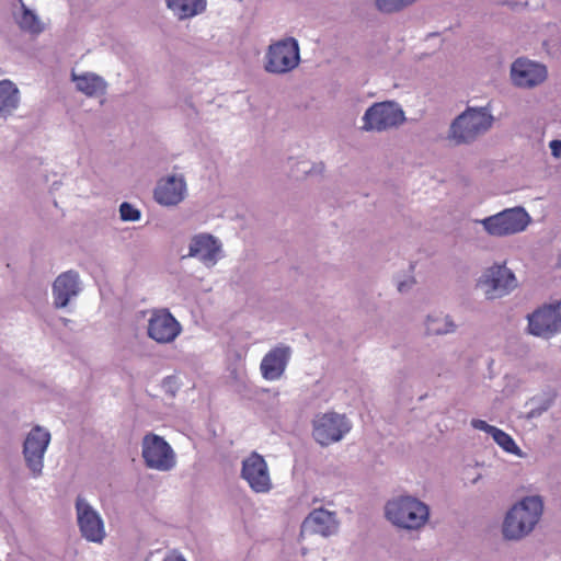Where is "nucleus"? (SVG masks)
Returning <instances> with one entry per match:
<instances>
[{"mask_svg":"<svg viewBox=\"0 0 561 561\" xmlns=\"http://www.w3.org/2000/svg\"><path fill=\"white\" fill-rule=\"evenodd\" d=\"M300 49L294 37H285L268 45L264 56V70L272 75H285L299 66Z\"/></svg>","mask_w":561,"mask_h":561,"instance_id":"nucleus-4","label":"nucleus"},{"mask_svg":"<svg viewBox=\"0 0 561 561\" xmlns=\"http://www.w3.org/2000/svg\"><path fill=\"white\" fill-rule=\"evenodd\" d=\"M119 215L124 221H137L140 218V211L126 202L119 206Z\"/></svg>","mask_w":561,"mask_h":561,"instance_id":"nucleus-30","label":"nucleus"},{"mask_svg":"<svg viewBox=\"0 0 561 561\" xmlns=\"http://www.w3.org/2000/svg\"><path fill=\"white\" fill-rule=\"evenodd\" d=\"M182 332L181 323L169 309H154L150 312L147 325L148 336L159 344L172 343Z\"/></svg>","mask_w":561,"mask_h":561,"instance_id":"nucleus-11","label":"nucleus"},{"mask_svg":"<svg viewBox=\"0 0 561 561\" xmlns=\"http://www.w3.org/2000/svg\"><path fill=\"white\" fill-rule=\"evenodd\" d=\"M141 457L147 468L157 471H170L176 465V456L170 444L153 433L142 437Z\"/></svg>","mask_w":561,"mask_h":561,"instance_id":"nucleus-7","label":"nucleus"},{"mask_svg":"<svg viewBox=\"0 0 561 561\" xmlns=\"http://www.w3.org/2000/svg\"><path fill=\"white\" fill-rule=\"evenodd\" d=\"M162 561H187L186 558L178 550L167 552Z\"/></svg>","mask_w":561,"mask_h":561,"instance_id":"nucleus-33","label":"nucleus"},{"mask_svg":"<svg viewBox=\"0 0 561 561\" xmlns=\"http://www.w3.org/2000/svg\"><path fill=\"white\" fill-rule=\"evenodd\" d=\"M543 512V502L539 495L522 499L505 516L503 526H536Z\"/></svg>","mask_w":561,"mask_h":561,"instance_id":"nucleus-15","label":"nucleus"},{"mask_svg":"<svg viewBox=\"0 0 561 561\" xmlns=\"http://www.w3.org/2000/svg\"><path fill=\"white\" fill-rule=\"evenodd\" d=\"M528 330L530 334L545 339L561 332L560 304L545 305L529 314Z\"/></svg>","mask_w":561,"mask_h":561,"instance_id":"nucleus-13","label":"nucleus"},{"mask_svg":"<svg viewBox=\"0 0 561 561\" xmlns=\"http://www.w3.org/2000/svg\"><path fill=\"white\" fill-rule=\"evenodd\" d=\"M49 442L50 433L41 426L34 427L24 440L23 456L34 478H38L43 473L44 455Z\"/></svg>","mask_w":561,"mask_h":561,"instance_id":"nucleus-10","label":"nucleus"},{"mask_svg":"<svg viewBox=\"0 0 561 561\" xmlns=\"http://www.w3.org/2000/svg\"><path fill=\"white\" fill-rule=\"evenodd\" d=\"M71 79L76 83V89L89 98L103 95L107 89L106 81L93 72L77 75L72 71Z\"/></svg>","mask_w":561,"mask_h":561,"instance_id":"nucleus-19","label":"nucleus"},{"mask_svg":"<svg viewBox=\"0 0 561 561\" xmlns=\"http://www.w3.org/2000/svg\"><path fill=\"white\" fill-rule=\"evenodd\" d=\"M417 0H375L377 10L381 13H397L412 5Z\"/></svg>","mask_w":561,"mask_h":561,"instance_id":"nucleus-26","label":"nucleus"},{"mask_svg":"<svg viewBox=\"0 0 561 561\" xmlns=\"http://www.w3.org/2000/svg\"><path fill=\"white\" fill-rule=\"evenodd\" d=\"M187 196V183L183 174L161 178L153 190V199L161 206L175 207Z\"/></svg>","mask_w":561,"mask_h":561,"instance_id":"nucleus-16","label":"nucleus"},{"mask_svg":"<svg viewBox=\"0 0 561 561\" xmlns=\"http://www.w3.org/2000/svg\"><path fill=\"white\" fill-rule=\"evenodd\" d=\"M477 286L489 300L502 298L518 286L517 278L505 263H494L483 271Z\"/></svg>","mask_w":561,"mask_h":561,"instance_id":"nucleus-6","label":"nucleus"},{"mask_svg":"<svg viewBox=\"0 0 561 561\" xmlns=\"http://www.w3.org/2000/svg\"><path fill=\"white\" fill-rule=\"evenodd\" d=\"M385 516L393 526H425L430 507L414 496L400 495L386 503Z\"/></svg>","mask_w":561,"mask_h":561,"instance_id":"nucleus-2","label":"nucleus"},{"mask_svg":"<svg viewBox=\"0 0 561 561\" xmlns=\"http://www.w3.org/2000/svg\"><path fill=\"white\" fill-rule=\"evenodd\" d=\"M337 523L336 512L324 507L314 508L305 518L301 526H332Z\"/></svg>","mask_w":561,"mask_h":561,"instance_id":"nucleus-25","label":"nucleus"},{"mask_svg":"<svg viewBox=\"0 0 561 561\" xmlns=\"http://www.w3.org/2000/svg\"><path fill=\"white\" fill-rule=\"evenodd\" d=\"M549 147L551 149V154L554 158L561 157V140H558V139L551 140L549 144Z\"/></svg>","mask_w":561,"mask_h":561,"instance_id":"nucleus-35","label":"nucleus"},{"mask_svg":"<svg viewBox=\"0 0 561 561\" xmlns=\"http://www.w3.org/2000/svg\"><path fill=\"white\" fill-rule=\"evenodd\" d=\"M81 537L87 541L101 543L106 534L104 528H80Z\"/></svg>","mask_w":561,"mask_h":561,"instance_id":"nucleus-29","label":"nucleus"},{"mask_svg":"<svg viewBox=\"0 0 561 561\" xmlns=\"http://www.w3.org/2000/svg\"><path fill=\"white\" fill-rule=\"evenodd\" d=\"M22 13L18 18V24L24 32L33 35H38L44 32L45 24L38 18V15L28 9L23 2L21 3Z\"/></svg>","mask_w":561,"mask_h":561,"instance_id":"nucleus-24","label":"nucleus"},{"mask_svg":"<svg viewBox=\"0 0 561 561\" xmlns=\"http://www.w3.org/2000/svg\"><path fill=\"white\" fill-rule=\"evenodd\" d=\"M20 103L21 93L16 84L9 79L0 80V117L11 116Z\"/></svg>","mask_w":561,"mask_h":561,"instance_id":"nucleus-20","label":"nucleus"},{"mask_svg":"<svg viewBox=\"0 0 561 561\" xmlns=\"http://www.w3.org/2000/svg\"><path fill=\"white\" fill-rule=\"evenodd\" d=\"M296 167H297V172H301L306 175L307 174H322L325 169L323 162L312 163L310 165V162L306 161V160L298 161Z\"/></svg>","mask_w":561,"mask_h":561,"instance_id":"nucleus-28","label":"nucleus"},{"mask_svg":"<svg viewBox=\"0 0 561 561\" xmlns=\"http://www.w3.org/2000/svg\"><path fill=\"white\" fill-rule=\"evenodd\" d=\"M510 76L515 87L533 89L546 81L548 71L545 65L520 57L512 64Z\"/></svg>","mask_w":561,"mask_h":561,"instance_id":"nucleus-14","label":"nucleus"},{"mask_svg":"<svg viewBox=\"0 0 561 561\" xmlns=\"http://www.w3.org/2000/svg\"><path fill=\"white\" fill-rule=\"evenodd\" d=\"M424 329L427 336H438L455 333L457 324L449 314L435 311L426 316Z\"/></svg>","mask_w":561,"mask_h":561,"instance_id":"nucleus-22","label":"nucleus"},{"mask_svg":"<svg viewBox=\"0 0 561 561\" xmlns=\"http://www.w3.org/2000/svg\"><path fill=\"white\" fill-rule=\"evenodd\" d=\"M81 290L79 274L76 271L61 273L53 284V298L56 308H65L71 298Z\"/></svg>","mask_w":561,"mask_h":561,"instance_id":"nucleus-18","label":"nucleus"},{"mask_svg":"<svg viewBox=\"0 0 561 561\" xmlns=\"http://www.w3.org/2000/svg\"><path fill=\"white\" fill-rule=\"evenodd\" d=\"M352 428L351 422L344 414L328 412L313 420L312 435L321 446L340 442Z\"/></svg>","mask_w":561,"mask_h":561,"instance_id":"nucleus-8","label":"nucleus"},{"mask_svg":"<svg viewBox=\"0 0 561 561\" xmlns=\"http://www.w3.org/2000/svg\"><path fill=\"white\" fill-rule=\"evenodd\" d=\"M480 479V476H478L477 478L473 479V483H476L478 480Z\"/></svg>","mask_w":561,"mask_h":561,"instance_id":"nucleus-38","label":"nucleus"},{"mask_svg":"<svg viewBox=\"0 0 561 561\" xmlns=\"http://www.w3.org/2000/svg\"><path fill=\"white\" fill-rule=\"evenodd\" d=\"M409 287L408 283L402 282L398 285V290L403 293Z\"/></svg>","mask_w":561,"mask_h":561,"instance_id":"nucleus-36","label":"nucleus"},{"mask_svg":"<svg viewBox=\"0 0 561 561\" xmlns=\"http://www.w3.org/2000/svg\"><path fill=\"white\" fill-rule=\"evenodd\" d=\"M557 265L559 267H561V251H560V254L558 255V262H557Z\"/></svg>","mask_w":561,"mask_h":561,"instance_id":"nucleus-37","label":"nucleus"},{"mask_svg":"<svg viewBox=\"0 0 561 561\" xmlns=\"http://www.w3.org/2000/svg\"><path fill=\"white\" fill-rule=\"evenodd\" d=\"M76 510L79 526H103L99 513L83 497H77Z\"/></svg>","mask_w":561,"mask_h":561,"instance_id":"nucleus-23","label":"nucleus"},{"mask_svg":"<svg viewBox=\"0 0 561 561\" xmlns=\"http://www.w3.org/2000/svg\"><path fill=\"white\" fill-rule=\"evenodd\" d=\"M241 478L255 493H268L273 488L268 465L264 457L256 451L243 459Z\"/></svg>","mask_w":561,"mask_h":561,"instance_id":"nucleus-12","label":"nucleus"},{"mask_svg":"<svg viewBox=\"0 0 561 561\" xmlns=\"http://www.w3.org/2000/svg\"><path fill=\"white\" fill-rule=\"evenodd\" d=\"M471 425L476 430L483 431L492 436L494 431L496 430L495 426L488 424L485 421L480 419H473L471 420Z\"/></svg>","mask_w":561,"mask_h":561,"instance_id":"nucleus-32","label":"nucleus"},{"mask_svg":"<svg viewBox=\"0 0 561 561\" xmlns=\"http://www.w3.org/2000/svg\"><path fill=\"white\" fill-rule=\"evenodd\" d=\"M310 535H321L322 537H329L334 534V528H307Z\"/></svg>","mask_w":561,"mask_h":561,"instance_id":"nucleus-34","label":"nucleus"},{"mask_svg":"<svg viewBox=\"0 0 561 561\" xmlns=\"http://www.w3.org/2000/svg\"><path fill=\"white\" fill-rule=\"evenodd\" d=\"M493 122L488 106H469L453 119L446 139L454 146L471 145L492 128Z\"/></svg>","mask_w":561,"mask_h":561,"instance_id":"nucleus-1","label":"nucleus"},{"mask_svg":"<svg viewBox=\"0 0 561 561\" xmlns=\"http://www.w3.org/2000/svg\"><path fill=\"white\" fill-rule=\"evenodd\" d=\"M291 347L286 344H278L271 348L262 358L260 371L265 380L274 381L283 377L289 359Z\"/></svg>","mask_w":561,"mask_h":561,"instance_id":"nucleus-17","label":"nucleus"},{"mask_svg":"<svg viewBox=\"0 0 561 561\" xmlns=\"http://www.w3.org/2000/svg\"><path fill=\"white\" fill-rule=\"evenodd\" d=\"M533 528H503V537L506 540H519L529 535Z\"/></svg>","mask_w":561,"mask_h":561,"instance_id":"nucleus-31","label":"nucleus"},{"mask_svg":"<svg viewBox=\"0 0 561 561\" xmlns=\"http://www.w3.org/2000/svg\"><path fill=\"white\" fill-rule=\"evenodd\" d=\"M167 8L179 21L193 19L206 11L207 0H164Z\"/></svg>","mask_w":561,"mask_h":561,"instance_id":"nucleus-21","label":"nucleus"},{"mask_svg":"<svg viewBox=\"0 0 561 561\" xmlns=\"http://www.w3.org/2000/svg\"><path fill=\"white\" fill-rule=\"evenodd\" d=\"M405 119L404 111L399 103L394 101L376 102L365 111L360 130L383 133L400 127Z\"/></svg>","mask_w":561,"mask_h":561,"instance_id":"nucleus-3","label":"nucleus"},{"mask_svg":"<svg viewBox=\"0 0 561 561\" xmlns=\"http://www.w3.org/2000/svg\"><path fill=\"white\" fill-rule=\"evenodd\" d=\"M492 437L496 442V444H499L505 451L512 454L519 453V448L515 444L514 439L502 430L496 427V430L492 434Z\"/></svg>","mask_w":561,"mask_h":561,"instance_id":"nucleus-27","label":"nucleus"},{"mask_svg":"<svg viewBox=\"0 0 561 561\" xmlns=\"http://www.w3.org/2000/svg\"><path fill=\"white\" fill-rule=\"evenodd\" d=\"M222 256V243L211 233L199 232L190 238L188 251L182 259H197L204 266L214 267Z\"/></svg>","mask_w":561,"mask_h":561,"instance_id":"nucleus-9","label":"nucleus"},{"mask_svg":"<svg viewBox=\"0 0 561 561\" xmlns=\"http://www.w3.org/2000/svg\"><path fill=\"white\" fill-rule=\"evenodd\" d=\"M531 218L523 207L504 209L495 215L477 220L492 237H506L523 232Z\"/></svg>","mask_w":561,"mask_h":561,"instance_id":"nucleus-5","label":"nucleus"}]
</instances>
